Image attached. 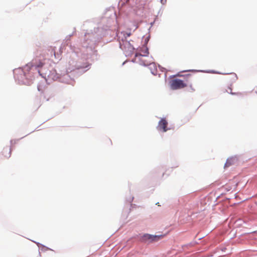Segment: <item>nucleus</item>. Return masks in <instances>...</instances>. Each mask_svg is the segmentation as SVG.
Segmentation results:
<instances>
[{"label": "nucleus", "mask_w": 257, "mask_h": 257, "mask_svg": "<svg viewBox=\"0 0 257 257\" xmlns=\"http://www.w3.org/2000/svg\"><path fill=\"white\" fill-rule=\"evenodd\" d=\"M132 0H119L118 3L117 9L119 12L124 14V16H128L127 10L129 7H133L134 3L131 2Z\"/></svg>", "instance_id": "obj_1"}, {"label": "nucleus", "mask_w": 257, "mask_h": 257, "mask_svg": "<svg viewBox=\"0 0 257 257\" xmlns=\"http://www.w3.org/2000/svg\"><path fill=\"white\" fill-rule=\"evenodd\" d=\"M170 86L172 90H177L186 87L187 85L181 79H174L170 81Z\"/></svg>", "instance_id": "obj_2"}, {"label": "nucleus", "mask_w": 257, "mask_h": 257, "mask_svg": "<svg viewBox=\"0 0 257 257\" xmlns=\"http://www.w3.org/2000/svg\"><path fill=\"white\" fill-rule=\"evenodd\" d=\"M168 121L165 118H162L158 123L157 128L159 131L166 132L169 129L167 128Z\"/></svg>", "instance_id": "obj_3"}, {"label": "nucleus", "mask_w": 257, "mask_h": 257, "mask_svg": "<svg viewBox=\"0 0 257 257\" xmlns=\"http://www.w3.org/2000/svg\"><path fill=\"white\" fill-rule=\"evenodd\" d=\"M163 236V235H152L147 234L143 236V240L149 242L156 241L161 238Z\"/></svg>", "instance_id": "obj_4"}, {"label": "nucleus", "mask_w": 257, "mask_h": 257, "mask_svg": "<svg viewBox=\"0 0 257 257\" xmlns=\"http://www.w3.org/2000/svg\"><path fill=\"white\" fill-rule=\"evenodd\" d=\"M102 15L107 16H117L115 8L112 6L106 8L102 13Z\"/></svg>", "instance_id": "obj_5"}, {"label": "nucleus", "mask_w": 257, "mask_h": 257, "mask_svg": "<svg viewBox=\"0 0 257 257\" xmlns=\"http://www.w3.org/2000/svg\"><path fill=\"white\" fill-rule=\"evenodd\" d=\"M148 54H149L148 50V49L146 48V51L144 53V54L142 55L140 53H137L136 54V58H137V57H141L140 60L142 61L141 64L144 65H148L149 63L148 62H146V60L142 59L143 57L147 56Z\"/></svg>", "instance_id": "obj_6"}, {"label": "nucleus", "mask_w": 257, "mask_h": 257, "mask_svg": "<svg viewBox=\"0 0 257 257\" xmlns=\"http://www.w3.org/2000/svg\"><path fill=\"white\" fill-rule=\"evenodd\" d=\"M3 154L6 158H9L11 155V149L10 148H6L4 149Z\"/></svg>", "instance_id": "obj_7"}, {"label": "nucleus", "mask_w": 257, "mask_h": 257, "mask_svg": "<svg viewBox=\"0 0 257 257\" xmlns=\"http://www.w3.org/2000/svg\"><path fill=\"white\" fill-rule=\"evenodd\" d=\"M47 76L49 78L52 79H55V78H57V77L56 76V72L55 70H53L51 72V73L49 74Z\"/></svg>", "instance_id": "obj_8"}, {"label": "nucleus", "mask_w": 257, "mask_h": 257, "mask_svg": "<svg viewBox=\"0 0 257 257\" xmlns=\"http://www.w3.org/2000/svg\"><path fill=\"white\" fill-rule=\"evenodd\" d=\"M60 51H61L60 52V54H61L62 53V51L61 50H60ZM51 53L52 54L54 55V57L55 58L59 59L60 57V55L61 54L59 55L58 54H56L55 50V49L54 48H51Z\"/></svg>", "instance_id": "obj_9"}, {"label": "nucleus", "mask_w": 257, "mask_h": 257, "mask_svg": "<svg viewBox=\"0 0 257 257\" xmlns=\"http://www.w3.org/2000/svg\"><path fill=\"white\" fill-rule=\"evenodd\" d=\"M233 161V160L232 159H227V161H226V162L225 163V164L224 165V167H228L229 166L231 165L232 164Z\"/></svg>", "instance_id": "obj_10"}, {"label": "nucleus", "mask_w": 257, "mask_h": 257, "mask_svg": "<svg viewBox=\"0 0 257 257\" xmlns=\"http://www.w3.org/2000/svg\"><path fill=\"white\" fill-rule=\"evenodd\" d=\"M43 65V63L42 62H40V63L38 65H37L36 66L38 67H42Z\"/></svg>", "instance_id": "obj_11"}, {"label": "nucleus", "mask_w": 257, "mask_h": 257, "mask_svg": "<svg viewBox=\"0 0 257 257\" xmlns=\"http://www.w3.org/2000/svg\"><path fill=\"white\" fill-rule=\"evenodd\" d=\"M167 0H160V2L162 4L164 5L166 2Z\"/></svg>", "instance_id": "obj_12"}, {"label": "nucleus", "mask_w": 257, "mask_h": 257, "mask_svg": "<svg viewBox=\"0 0 257 257\" xmlns=\"http://www.w3.org/2000/svg\"><path fill=\"white\" fill-rule=\"evenodd\" d=\"M229 89H230V91H231V88H229ZM226 91H227V92H228V93H230L233 94V93H232V92H231V91L229 92V91H228L227 90H226Z\"/></svg>", "instance_id": "obj_13"}]
</instances>
